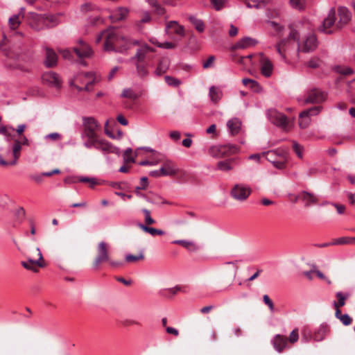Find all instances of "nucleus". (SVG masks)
<instances>
[{"instance_id":"obj_1","label":"nucleus","mask_w":355,"mask_h":355,"mask_svg":"<svg viewBox=\"0 0 355 355\" xmlns=\"http://www.w3.org/2000/svg\"><path fill=\"white\" fill-rule=\"evenodd\" d=\"M121 36L116 33L113 28H109L103 31L96 38V42L99 43L104 40L103 49L105 51H116V46L121 40Z\"/></svg>"},{"instance_id":"obj_2","label":"nucleus","mask_w":355,"mask_h":355,"mask_svg":"<svg viewBox=\"0 0 355 355\" xmlns=\"http://www.w3.org/2000/svg\"><path fill=\"white\" fill-rule=\"evenodd\" d=\"M299 40V33L291 28L287 38L281 40L275 46L276 51L284 61H286V53L294 49L295 43L297 44Z\"/></svg>"},{"instance_id":"obj_3","label":"nucleus","mask_w":355,"mask_h":355,"mask_svg":"<svg viewBox=\"0 0 355 355\" xmlns=\"http://www.w3.org/2000/svg\"><path fill=\"white\" fill-rule=\"evenodd\" d=\"M83 131L80 137L84 141H90L98 137L97 131L101 129V125L92 116H83Z\"/></svg>"},{"instance_id":"obj_4","label":"nucleus","mask_w":355,"mask_h":355,"mask_svg":"<svg viewBox=\"0 0 355 355\" xmlns=\"http://www.w3.org/2000/svg\"><path fill=\"white\" fill-rule=\"evenodd\" d=\"M83 146L87 148H95L101 151L104 155L109 153H114L119 155L120 153L119 148L112 145L109 141L100 139L98 137L90 141H84Z\"/></svg>"},{"instance_id":"obj_5","label":"nucleus","mask_w":355,"mask_h":355,"mask_svg":"<svg viewBox=\"0 0 355 355\" xmlns=\"http://www.w3.org/2000/svg\"><path fill=\"white\" fill-rule=\"evenodd\" d=\"M318 46V40L313 33H308L301 40H298L297 51L303 53L312 52Z\"/></svg>"},{"instance_id":"obj_6","label":"nucleus","mask_w":355,"mask_h":355,"mask_svg":"<svg viewBox=\"0 0 355 355\" xmlns=\"http://www.w3.org/2000/svg\"><path fill=\"white\" fill-rule=\"evenodd\" d=\"M336 13L334 8H331L327 16L323 19L320 31L326 34H330L335 31L340 29L337 26Z\"/></svg>"},{"instance_id":"obj_7","label":"nucleus","mask_w":355,"mask_h":355,"mask_svg":"<svg viewBox=\"0 0 355 355\" xmlns=\"http://www.w3.org/2000/svg\"><path fill=\"white\" fill-rule=\"evenodd\" d=\"M327 98V94L319 89L313 88L308 90L306 93L304 104H319L324 102Z\"/></svg>"},{"instance_id":"obj_8","label":"nucleus","mask_w":355,"mask_h":355,"mask_svg":"<svg viewBox=\"0 0 355 355\" xmlns=\"http://www.w3.org/2000/svg\"><path fill=\"white\" fill-rule=\"evenodd\" d=\"M251 188L244 184H235L230 191L231 196L236 200L244 201L251 193Z\"/></svg>"},{"instance_id":"obj_9","label":"nucleus","mask_w":355,"mask_h":355,"mask_svg":"<svg viewBox=\"0 0 355 355\" xmlns=\"http://www.w3.org/2000/svg\"><path fill=\"white\" fill-rule=\"evenodd\" d=\"M26 20L29 26L35 31H38L46 27L44 15L30 12L26 16Z\"/></svg>"},{"instance_id":"obj_10","label":"nucleus","mask_w":355,"mask_h":355,"mask_svg":"<svg viewBox=\"0 0 355 355\" xmlns=\"http://www.w3.org/2000/svg\"><path fill=\"white\" fill-rule=\"evenodd\" d=\"M267 116L269 121L277 126L285 128L288 124L286 116L275 109H270L267 111Z\"/></svg>"},{"instance_id":"obj_11","label":"nucleus","mask_w":355,"mask_h":355,"mask_svg":"<svg viewBox=\"0 0 355 355\" xmlns=\"http://www.w3.org/2000/svg\"><path fill=\"white\" fill-rule=\"evenodd\" d=\"M97 253V256L94 261V268H98L101 263L108 261L110 259L108 245L105 242L101 241L98 243Z\"/></svg>"},{"instance_id":"obj_12","label":"nucleus","mask_w":355,"mask_h":355,"mask_svg":"<svg viewBox=\"0 0 355 355\" xmlns=\"http://www.w3.org/2000/svg\"><path fill=\"white\" fill-rule=\"evenodd\" d=\"M121 40L116 46V53H126L128 50L131 49L134 46L141 45V40H135L130 37L121 36Z\"/></svg>"},{"instance_id":"obj_13","label":"nucleus","mask_w":355,"mask_h":355,"mask_svg":"<svg viewBox=\"0 0 355 355\" xmlns=\"http://www.w3.org/2000/svg\"><path fill=\"white\" fill-rule=\"evenodd\" d=\"M259 62L261 74L265 77H270L273 71V64L268 58L263 53L259 55Z\"/></svg>"},{"instance_id":"obj_14","label":"nucleus","mask_w":355,"mask_h":355,"mask_svg":"<svg viewBox=\"0 0 355 355\" xmlns=\"http://www.w3.org/2000/svg\"><path fill=\"white\" fill-rule=\"evenodd\" d=\"M139 46L140 47L137 50L135 55L130 58L131 61H136L135 63L143 62L145 60L148 53L155 51L153 48L150 47L147 44L142 43L141 42V45Z\"/></svg>"},{"instance_id":"obj_15","label":"nucleus","mask_w":355,"mask_h":355,"mask_svg":"<svg viewBox=\"0 0 355 355\" xmlns=\"http://www.w3.org/2000/svg\"><path fill=\"white\" fill-rule=\"evenodd\" d=\"M179 171L176 164L170 159L164 161L162 166L159 169V172L162 176H172L176 175Z\"/></svg>"},{"instance_id":"obj_16","label":"nucleus","mask_w":355,"mask_h":355,"mask_svg":"<svg viewBox=\"0 0 355 355\" xmlns=\"http://www.w3.org/2000/svg\"><path fill=\"white\" fill-rule=\"evenodd\" d=\"M73 51L79 58H89L93 51L89 46L83 40H79L78 45L73 48Z\"/></svg>"},{"instance_id":"obj_17","label":"nucleus","mask_w":355,"mask_h":355,"mask_svg":"<svg viewBox=\"0 0 355 355\" xmlns=\"http://www.w3.org/2000/svg\"><path fill=\"white\" fill-rule=\"evenodd\" d=\"M42 81L52 87H60L61 86V80L59 76L53 71L45 72L42 76Z\"/></svg>"},{"instance_id":"obj_18","label":"nucleus","mask_w":355,"mask_h":355,"mask_svg":"<svg viewBox=\"0 0 355 355\" xmlns=\"http://www.w3.org/2000/svg\"><path fill=\"white\" fill-rule=\"evenodd\" d=\"M258 41L250 37H244L232 46V50L246 49L254 46Z\"/></svg>"},{"instance_id":"obj_19","label":"nucleus","mask_w":355,"mask_h":355,"mask_svg":"<svg viewBox=\"0 0 355 355\" xmlns=\"http://www.w3.org/2000/svg\"><path fill=\"white\" fill-rule=\"evenodd\" d=\"M229 150L231 153H235L238 148L235 146H211L209 148V153L214 157H220L222 156L227 150Z\"/></svg>"},{"instance_id":"obj_20","label":"nucleus","mask_w":355,"mask_h":355,"mask_svg":"<svg viewBox=\"0 0 355 355\" xmlns=\"http://www.w3.org/2000/svg\"><path fill=\"white\" fill-rule=\"evenodd\" d=\"M80 79L83 82L85 79H88V81L86 83L85 87H81L79 86H76V88L78 89V91L81 92L83 90L85 91H90L91 87L94 85V83L96 81V78L94 77V74L92 72H87L85 73L80 74L77 78L76 80Z\"/></svg>"},{"instance_id":"obj_21","label":"nucleus","mask_w":355,"mask_h":355,"mask_svg":"<svg viewBox=\"0 0 355 355\" xmlns=\"http://www.w3.org/2000/svg\"><path fill=\"white\" fill-rule=\"evenodd\" d=\"M275 349L282 352L284 349L288 347V339L280 334L275 335L271 340Z\"/></svg>"},{"instance_id":"obj_22","label":"nucleus","mask_w":355,"mask_h":355,"mask_svg":"<svg viewBox=\"0 0 355 355\" xmlns=\"http://www.w3.org/2000/svg\"><path fill=\"white\" fill-rule=\"evenodd\" d=\"M263 155L266 156V159L271 162L272 165L278 169H284L286 167V163L284 161H279L277 159H272L270 157V155H279L283 156V153H278L277 150H269L263 153Z\"/></svg>"},{"instance_id":"obj_23","label":"nucleus","mask_w":355,"mask_h":355,"mask_svg":"<svg viewBox=\"0 0 355 355\" xmlns=\"http://www.w3.org/2000/svg\"><path fill=\"white\" fill-rule=\"evenodd\" d=\"M238 164V159L236 158H230L217 163V169L221 171H232L234 167Z\"/></svg>"},{"instance_id":"obj_24","label":"nucleus","mask_w":355,"mask_h":355,"mask_svg":"<svg viewBox=\"0 0 355 355\" xmlns=\"http://www.w3.org/2000/svg\"><path fill=\"white\" fill-rule=\"evenodd\" d=\"M339 20L337 21L338 28H343L347 24L351 19V14L346 7H340L338 8Z\"/></svg>"},{"instance_id":"obj_25","label":"nucleus","mask_w":355,"mask_h":355,"mask_svg":"<svg viewBox=\"0 0 355 355\" xmlns=\"http://www.w3.org/2000/svg\"><path fill=\"white\" fill-rule=\"evenodd\" d=\"M227 127L229 132L232 135H236L239 133L241 129V121L238 118H232L227 121Z\"/></svg>"},{"instance_id":"obj_26","label":"nucleus","mask_w":355,"mask_h":355,"mask_svg":"<svg viewBox=\"0 0 355 355\" xmlns=\"http://www.w3.org/2000/svg\"><path fill=\"white\" fill-rule=\"evenodd\" d=\"M58 56L55 51L49 48L46 49V57L44 61L45 66L48 68L53 67L56 65Z\"/></svg>"},{"instance_id":"obj_27","label":"nucleus","mask_w":355,"mask_h":355,"mask_svg":"<svg viewBox=\"0 0 355 355\" xmlns=\"http://www.w3.org/2000/svg\"><path fill=\"white\" fill-rule=\"evenodd\" d=\"M169 31H171L172 33L180 36L184 35V30L183 26L179 25L175 21H171L167 23L166 26V32L169 33Z\"/></svg>"},{"instance_id":"obj_28","label":"nucleus","mask_w":355,"mask_h":355,"mask_svg":"<svg viewBox=\"0 0 355 355\" xmlns=\"http://www.w3.org/2000/svg\"><path fill=\"white\" fill-rule=\"evenodd\" d=\"M61 15V13H57L55 15L44 14L46 27L51 28L59 24L60 23V17Z\"/></svg>"},{"instance_id":"obj_29","label":"nucleus","mask_w":355,"mask_h":355,"mask_svg":"<svg viewBox=\"0 0 355 355\" xmlns=\"http://www.w3.org/2000/svg\"><path fill=\"white\" fill-rule=\"evenodd\" d=\"M209 96L213 103H216L222 98L223 92L219 87L211 86L209 88Z\"/></svg>"},{"instance_id":"obj_30","label":"nucleus","mask_w":355,"mask_h":355,"mask_svg":"<svg viewBox=\"0 0 355 355\" xmlns=\"http://www.w3.org/2000/svg\"><path fill=\"white\" fill-rule=\"evenodd\" d=\"M300 198L305 202V206L309 207L311 204L317 203L318 199L313 193L302 191L300 196Z\"/></svg>"},{"instance_id":"obj_31","label":"nucleus","mask_w":355,"mask_h":355,"mask_svg":"<svg viewBox=\"0 0 355 355\" xmlns=\"http://www.w3.org/2000/svg\"><path fill=\"white\" fill-rule=\"evenodd\" d=\"M329 331V328L327 324H321L315 331L313 339L315 341L322 340Z\"/></svg>"},{"instance_id":"obj_32","label":"nucleus","mask_w":355,"mask_h":355,"mask_svg":"<svg viewBox=\"0 0 355 355\" xmlns=\"http://www.w3.org/2000/svg\"><path fill=\"white\" fill-rule=\"evenodd\" d=\"M21 149V142L18 139L14 140V144L12 148V155L14 159L10 161L11 165H15L17 164V161L20 157V151Z\"/></svg>"},{"instance_id":"obj_33","label":"nucleus","mask_w":355,"mask_h":355,"mask_svg":"<svg viewBox=\"0 0 355 355\" xmlns=\"http://www.w3.org/2000/svg\"><path fill=\"white\" fill-rule=\"evenodd\" d=\"M173 243L179 244L187 249L189 251L193 252L198 250V246L193 241L187 240H175Z\"/></svg>"},{"instance_id":"obj_34","label":"nucleus","mask_w":355,"mask_h":355,"mask_svg":"<svg viewBox=\"0 0 355 355\" xmlns=\"http://www.w3.org/2000/svg\"><path fill=\"white\" fill-rule=\"evenodd\" d=\"M148 3L150 8L154 9V11L159 15L164 14V8L159 4L157 0H145Z\"/></svg>"},{"instance_id":"obj_35","label":"nucleus","mask_w":355,"mask_h":355,"mask_svg":"<svg viewBox=\"0 0 355 355\" xmlns=\"http://www.w3.org/2000/svg\"><path fill=\"white\" fill-rule=\"evenodd\" d=\"M190 22L195 26V28L200 33H202L205 30V24L204 22L196 17L195 16L189 17Z\"/></svg>"},{"instance_id":"obj_36","label":"nucleus","mask_w":355,"mask_h":355,"mask_svg":"<svg viewBox=\"0 0 355 355\" xmlns=\"http://www.w3.org/2000/svg\"><path fill=\"white\" fill-rule=\"evenodd\" d=\"M311 123V118L303 112H300L299 115V126L302 128H306Z\"/></svg>"},{"instance_id":"obj_37","label":"nucleus","mask_w":355,"mask_h":355,"mask_svg":"<svg viewBox=\"0 0 355 355\" xmlns=\"http://www.w3.org/2000/svg\"><path fill=\"white\" fill-rule=\"evenodd\" d=\"M212 8L216 11H220L227 6L228 0H210Z\"/></svg>"},{"instance_id":"obj_38","label":"nucleus","mask_w":355,"mask_h":355,"mask_svg":"<svg viewBox=\"0 0 355 355\" xmlns=\"http://www.w3.org/2000/svg\"><path fill=\"white\" fill-rule=\"evenodd\" d=\"M248 8H262L266 6V3L262 0H244Z\"/></svg>"},{"instance_id":"obj_39","label":"nucleus","mask_w":355,"mask_h":355,"mask_svg":"<svg viewBox=\"0 0 355 355\" xmlns=\"http://www.w3.org/2000/svg\"><path fill=\"white\" fill-rule=\"evenodd\" d=\"M20 15H13L9 18L8 23L10 28L15 30L21 24Z\"/></svg>"},{"instance_id":"obj_40","label":"nucleus","mask_w":355,"mask_h":355,"mask_svg":"<svg viewBox=\"0 0 355 355\" xmlns=\"http://www.w3.org/2000/svg\"><path fill=\"white\" fill-rule=\"evenodd\" d=\"M336 296L338 298V301L337 302H334V306L341 307L345 305V300L349 297V294H343L342 292H337Z\"/></svg>"},{"instance_id":"obj_41","label":"nucleus","mask_w":355,"mask_h":355,"mask_svg":"<svg viewBox=\"0 0 355 355\" xmlns=\"http://www.w3.org/2000/svg\"><path fill=\"white\" fill-rule=\"evenodd\" d=\"M15 129L10 126H1L0 128V134L3 135L8 141L12 139V132Z\"/></svg>"},{"instance_id":"obj_42","label":"nucleus","mask_w":355,"mask_h":355,"mask_svg":"<svg viewBox=\"0 0 355 355\" xmlns=\"http://www.w3.org/2000/svg\"><path fill=\"white\" fill-rule=\"evenodd\" d=\"M121 96L129 98L130 100H135L138 98L137 94L131 88L124 89L121 94Z\"/></svg>"},{"instance_id":"obj_43","label":"nucleus","mask_w":355,"mask_h":355,"mask_svg":"<svg viewBox=\"0 0 355 355\" xmlns=\"http://www.w3.org/2000/svg\"><path fill=\"white\" fill-rule=\"evenodd\" d=\"M322 110V107L321 105H317L312 107L311 108L306 109L304 111V114H307L311 118L313 116L318 115Z\"/></svg>"},{"instance_id":"obj_44","label":"nucleus","mask_w":355,"mask_h":355,"mask_svg":"<svg viewBox=\"0 0 355 355\" xmlns=\"http://www.w3.org/2000/svg\"><path fill=\"white\" fill-rule=\"evenodd\" d=\"M135 67L137 76L140 78H144L148 74V71L146 65L141 64L139 63H135Z\"/></svg>"},{"instance_id":"obj_45","label":"nucleus","mask_w":355,"mask_h":355,"mask_svg":"<svg viewBox=\"0 0 355 355\" xmlns=\"http://www.w3.org/2000/svg\"><path fill=\"white\" fill-rule=\"evenodd\" d=\"M335 71L337 73L344 76H348L354 73V71L352 68L346 66H336L335 67Z\"/></svg>"},{"instance_id":"obj_46","label":"nucleus","mask_w":355,"mask_h":355,"mask_svg":"<svg viewBox=\"0 0 355 355\" xmlns=\"http://www.w3.org/2000/svg\"><path fill=\"white\" fill-rule=\"evenodd\" d=\"M242 83L245 86H249L255 91L259 87V84L256 80L250 78H243Z\"/></svg>"},{"instance_id":"obj_47","label":"nucleus","mask_w":355,"mask_h":355,"mask_svg":"<svg viewBox=\"0 0 355 355\" xmlns=\"http://www.w3.org/2000/svg\"><path fill=\"white\" fill-rule=\"evenodd\" d=\"M78 181L80 182L89 183L91 188H93L98 184L97 180L94 178L78 177Z\"/></svg>"},{"instance_id":"obj_48","label":"nucleus","mask_w":355,"mask_h":355,"mask_svg":"<svg viewBox=\"0 0 355 355\" xmlns=\"http://www.w3.org/2000/svg\"><path fill=\"white\" fill-rule=\"evenodd\" d=\"M128 9L126 8H119L116 10V18L117 20H122L125 19L128 14Z\"/></svg>"},{"instance_id":"obj_49","label":"nucleus","mask_w":355,"mask_h":355,"mask_svg":"<svg viewBox=\"0 0 355 355\" xmlns=\"http://www.w3.org/2000/svg\"><path fill=\"white\" fill-rule=\"evenodd\" d=\"M165 81L169 86L178 87L181 84V81L172 76H166L164 77Z\"/></svg>"},{"instance_id":"obj_50","label":"nucleus","mask_w":355,"mask_h":355,"mask_svg":"<svg viewBox=\"0 0 355 355\" xmlns=\"http://www.w3.org/2000/svg\"><path fill=\"white\" fill-rule=\"evenodd\" d=\"M37 251L38 252L39 259L37 260H33L32 259H28L26 262H28V263H31V265H34V266L37 265L39 267H43L44 264L41 262V261L43 259L42 252H41L40 248H37Z\"/></svg>"},{"instance_id":"obj_51","label":"nucleus","mask_w":355,"mask_h":355,"mask_svg":"<svg viewBox=\"0 0 355 355\" xmlns=\"http://www.w3.org/2000/svg\"><path fill=\"white\" fill-rule=\"evenodd\" d=\"M293 148L297 156L302 159L303 157L304 147L297 143L296 141L293 142Z\"/></svg>"},{"instance_id":"obj_52","label":"nucleus","mask_w":355,"mask_h":355,"mask_svg":"<svg viewBox=\"0 0 355 355\" xmlns=\"http://www.w3.org/2000/svg\"><path fill=\"white\" fill-rule=\"evenodd\" d=\"M132 151V148H128L125 150L124 155H123V161H124L125 163H128V162L134 163V162H135V157L131 156Z\"/></svg>"},{"instance_id":"obj_53","label":"nucleus","mask_w":355,"mask_h":355,"mask_svg":"<svg viewBox=\"0 0 355 355\" xmlns=\"http://www.w3.org/2000/svg\"><path fill=\"white\" fill-rule=\"evenodd\" d=\"M144 255L142 252L139 253V255H132L130 254H126L125 259L128 262H135L140 259H144Z\"/></svg>"},{"instance_id":"obj_54","label":"nucleus","mask_w":355,"mask_h":355,"mask_svg":"<svg viewBox=\"0 0 355 355\" xmlns=\"http://www.w3.org/2000/svg\"><path fill=\"white\" fill-rule=\"evenodd\" d=\"M142 212L145 216V223L146 225H152L155 223V220L150 216V212L147 209H143Z\"/></svg>"},{"instance_id":"obj_55","label":"nucleus","mask_w":355,"mask_h":355,"mask_svg":"<svg viewBox=\"0 0 355 355\" xmlns=\"http://www.w3.org/2000/svg\"><path fill=\"white\" fill-rule=\"evenodd\" d=\"M332 245H346L349 244V236H343L335 239L332 242Z\"/></svg>"},{"instance_id":"obj_56","label":"nucleus","mask_w":355,"mask_h":355,"mask_svg":"<svg viewBox=\"0 0 355 355\" xmlns=\"http://www.w3.org/2000/svg\"><path fill=\"white\" fill-rule=\"evenodd\" d=\"M139 227L143 230L145 232H147L148 234H150V235L152 236H155L156 235V228H154V227H148L147 225H145L144 224H139Z\"/></svg>"},{"instance_id":"obj_57","label":"nucleus","mask_w":355,"mask_h":355,"mask_svg":"<svg viewBox=\"0 0 355 355\" xmlns=\"http://www.w3.org/2000/svg\"><path fill=\"white\" fill-rule=\"evenodd\" d=\"M263 301L268 306L270 312L273 313L275 311L274 304L268 295L263 296Z\"/></svg>"},{"instance_id":"obj_58","label":"nucleus","mask_w":355,"mask_h":355,"mask_svg":"<svg viewBox=\"0 0 355 355\" xmlns=\"http://www.w3.org/2000/svg\"><path fill=\"white\" fill-rule=\"evenodd\" d=\"M150 21H151V17H150L149 12L147 11L144 12L141 18L137 22V26H140L141 24L148 23Z\"/></svg>"},{"instance_id":"obj_59","label":"nucleus","mask_w":355,"mask_h":355,"mask_svg":"<svg viewBox=\"0 0 355 355\" xmlns=\"http://www.w3.org/2000/svg\"><path fill=\"white\" fill-rule=\"evenodd\" d=\"M291 5L296 9H302L304 5V0H290Z\"/></svg>"},{"instance_id":"obj_60","label":"nucleus","mask_w":355,"mask_h":355,"mask_svg":"<svg viewBox=\"0 0 355 355\" xmlns=\"http://www.w3.org/2000/svg\"><path fill=\"white\" fill-rule=\"evenodd\" d=\"M299 335L298 330L297 329H293L289 336V342L291 343H295L298 340Z\"/></svg>"},{"instance_id":"obj_61","label":"nucleus","mask_w":355,"mask_h":355,"mask_svg":"<svg viewBox=\"0 0 355 355\" xmlns=\"http://www.w3.org/2000/svg\"><path fill=\"white\" fill-rule=\"evenodd\" d=\"M215 60V57L214 55H211L208 58V59L203 62L202 67L204 69H208L212 67L214 65V62Z\"/></svg>"},{"instance_id":"obj_62","label":"nucleus","mask_w":355,"mask_h":355,"mask_svg":"<svg viewBox=\"0 0 355 355\" xmlns=\"http://www.w3.org/2000/svg\"><path fill=\"white\" fill-rule=\"evenodd\" d=\"M157 46H158L159 48H162V49H171L175 48V44L174 43L168 42H163V43L157 42Z\"/></svg>"},{"instance_id":"obj_63","label":"nucleus","mask_w":355,"mask_h":355,"mask_svg":"<svg viewBox=\"0 0 355 355\" xmlns=\"http://www.w3.org/2000/svg\"><path fill=\"white\" fill-rule=\"evenodd\" d=\"M148 186V178L146 177H142L140 180L139 186L136 187V190L146 189Z\"/></svg>"},{"instance_id":"obj_64","label":"nucleus","mask_w":355,"mask_h":355,"mask_svg":"<svg viewBox=\"0 0 355 355\" xmlns=\"http://www.w3.org/2000/svg\"><path fill=\"white\" fill-rule=\"evenodd\" d=\"M339 320L345 326L350 324L352 322V319L348 314L340 315Z\"/></svg>"}]
</instances>
